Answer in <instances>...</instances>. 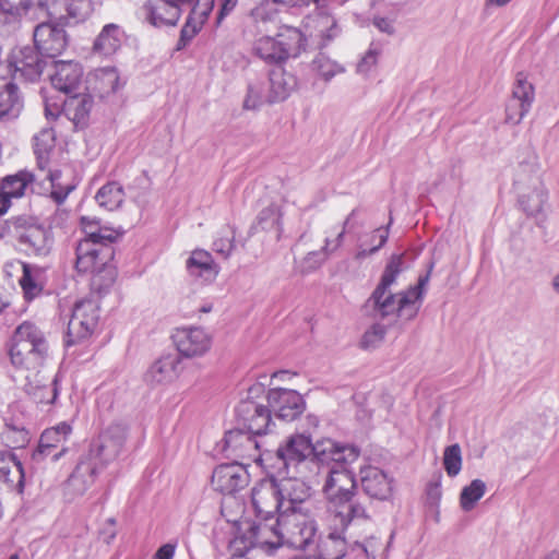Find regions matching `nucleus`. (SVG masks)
<instances>
[{
  "label": "nucleus",
  "instance_id": "obj_27",
  "mask_svg": "<svg viewBox=\"0 0 559 559\" xmlns=\"http://www.w3.org/2000/svg\"><path fill=\"white\" fill-rule=\"evenodd\" d=\"M329 535L320 545V555L317 559H342L347 551V536L349 528L357 524H346L338 526L332 515H328Z\"/></svg>",
  "mask_w": 559,
  "mask_h": 559
},
{
  "label": "nucleus",
  "instance_id": "obj_17",
  "mask_svg": "<svg viewBox=\"0 0 559 559\" xmlns=\"http://www.w3.org/2000/svg\"><path fill=\"white\" fill-rule=\"evenodd\" d=\"M71 432L72 427L66 421L46 429L40 436L39 444L33 453V459L39 461L50 456L51 461H58L68 450L66 441Z\"/></svg>",
  "mask_w": 559,
  "mask_h": 559
},
{
  "label": "nucleus",
  "instance_id": "obj_37",
  "mask_svg": "<svg viewBox=\"0 0 559 559\" xmlns=\"http://www.w3.org/2000/svg\"><path fill=\"white\" fill-rule=\"evenodd\" d=\"M51 86L67 95L87 91L86 82L82 72H53L49 76Z\"/></svg>",
  "mask_w": 559,
  "mask_h": 559
},
{
  "label": "nucleus",
  "instance_id": "obj_4",
  "mask_svg": "<svg viewBox=\"0 0 559 559\" xmlns=\"http://www.w3.org/2000/svg\"><path fill=\"white\" fill-rule=\"evenodd\" d=\"M118 237L119 234L114 229L88 231V238L82 239L76 246L75 267L80 273L93 274L94 286H98L97 278L103 272L109 275L108 284L114 282L112 270L108 265L114 253L109 245Z\"/></svg>",
  "mask_w": 559,
  "mask_h": 559
},
{
  "label": "nucleus",
  "instance_id": "obj_62",
  "mask_svg": "<svg viewBox=\"0 0 559 559\" xmlns=\"http://www.w3.org/2000/svg\"><path fill=\"white\" fill-rule=\"evenodd\" d=\"M221 9L218 13V22H221L227 14H229L238 3V0H219Z\"/></svg>",
  "mask_w": 559,
  "mask_h": 559
},
{
  "label": "nucleus",
  "instance_id": "obj_35",
  "mask_svg": "<svg viewBox=\"0 0 559 559\" xmlns=\"http://www.w3.org/2000/svg\"><path fill=\"white\" fill-rule=\"evenodd\" d=\"M389 226L379 227L369 234H365L359 238L354 260L360 262L366 258L378 252L388 241Z\"/></svg>",
  "mask_w": 559,
  "mask_h": 559
},
{
  "label": "nucleus",
  "instance_id": "obj_28",
  "mask_svg": "<svg viewBox=\"0 0 559 559\" xmlns=\"http://www.w3.org/2000/svg\"><path fill=\"white\" fill-rule=\"evenodd\" d=\"M360 485L362 490L372 499L385 500L392 492V481L379 467L365 466L360 468Z\"/></svg>",
  "mask_w": 559,
  "mask_h": 559
},
{
  "label": "nucleus",
  "instance_id": "obj_54",
  "mask_svg": "<svg viewBox=\"0 0 559 559\" xmlns=\"http://www.w3.org/2000/svg\"><path fill=\"white\" fill-rule=\"evenodd\" d=\"M325 260L324 253L319 250L311 251L299 262L297 267L301 274H309L318 270Z\"/></svg>",
  "mask_w": 559,
  "mask_h": 559
},
{
  "label": "nucleus",
  "instance_id": "obj_25",
  "mask_svg": "<svg viewBox=\"0 0 559 559\" xmlns=\"http://www.w3.org/2000/svg\"><path fill=\"white\" fill-rule=\"evenodd\" d=\"M253 435L243 429H234L225 433L223 451L228 456L254 460L258 456L259 443Z\"/></svg>",
  "mask_w": 559,
  "mask_h": 559
},
{
  "label": "nucleus",
  "instance_id": "obj_2",
  "mask_svg": "<svg viewBox=\"0 0 559 559\" xmlns=\"http://www.w3.org/2000/svg\"><path fill=\"white\" fill-rule=\"evenodd\" d=\"M357 483L352 467L324 472L322 491L328 500V515L340 526L369 523L366 508L356 499Z\"/></svg>",
  "mask_w": 559,
  "mask_h": 559
},
{
  "label": "nucleus",
  "instance_id": "obj_47",
  "mask_svg": "<svg viewBox=\"0 0 559 559\" xmlns=\"http://www.w3.org/2000/svg\"><path fill=\"white\" fill-rule=\"evenodd\" d=\"M1 439L7 447L21 449L29 442V433L23 426L7 423Z\"/></svg>",
  "mask_w": 559,
  "mask_h": 559
},
{
  "label": "nucleus",
  "instance_id": "obj_36",
  "mask_svg": "<svg viewBox=\"0 0 559 559\" xmlns=\"http://www.w3.org/2000/svg\"><path fill=\"white\" fill-rule=\"evenodd\" d=\"M123 37L124 33L119 25L107 24L94 43V51L102 56H110L119 49Z\"/></svg>",
  "mask_w": 559,
  "mask_h": 559
},
{
  "label": "nucleus",
  "instance_id": "obj_55",
  "mask_svg": "<svg viewBox=\"0 0 559 559\" xmlns=\"http://www.w3.org/2000/svg\"><path fill=\"white\" fill-rule=\"evenodd\" d=\"M58 394H59V389H58L57 377H55L49 384L39 386L34 393L37 402L41 403V404L55 403Z\"/></svg>",
  "mask_w": 559,
  "mask_h": 559
},
{
  "label": "nucleus",
  "instance_id": "obj_48",
  "mask_svg": "<svg viewBox=\"0 0 559 559\" xmlns=\"http://www.w3.org/2000/svg\"><path fill=\"white\" fill-rule=\"evenodd\" d=\"M22 272L19 283L25 297L32 299L41 292V286L37 283L38 269L28 263H22Z\"/></svg>",
  "mask_w": 559,
  "mask_h": 559
},
{
  "label": "nucleus",
  "instance_id": "obj_53",
  "mask_svg": "<svg viewBox=\"0 0 559 559\" xmlns=\"http://www.w3.org/2000/svg\"><path fill=\"white\" fill-rule=\"evenodd\" d=\"M386 328L383 324L376 323L367 330L362 336L361 345L364 348H373L378 346L385 337Z\"/></svg>",
  "mask_w": 559,
  "mask_h": 559
},
{
  "label": "nucleus",
  "instance_id": "obj_58",
  "mask_svg": "<svg viewBox=\"0 0 559 559\" xmlns=\"http://www.w3.org/2000/svg\"><path fill=\"white\" fill-rule=\"evenodd\" d=\"M312 70H340L325 53L319 52L312 61Z\"/></svg>",
  "mask_w": 559,
  "mask_h": 559
},
{
  "label": "nucleus",
  "instance_id": "obj_9",
  "mask_svg": "<svg viewBox=\"0 0 559 559\" xmlns=\"http://www.w3.org/2000/svg\"><path fill=\"white\" fill-rule=\"evenodd\" d=\"M360 456V449L350 443H343L331 438L314 442V463L324 472L352 467Z\"/></svg>",
  "mask_w": 559,
  "mask_h": 559
},
{
  "label": "nucleus",
  "instance_id": "obj_29",
  "mask_svg": "<svg viewBox=\"0 0 559 559\" xmlns=\"http://www.w3.org/2000/svg\"><path fill=\"white\" fill-rule=\"evenodd\" d=\"M19 242L25 247L28 254L46 257L52 246V238L48 229L41 225H28L19 235Z\"/></svg>",
  "mask_w": 559,
  "mask_h": 559
},
{
  "label": "nucleus",
  "instance_id": "obj_64",
  "mask_svg": "<svg viewBox=\"0 0 559 559\" xmlns=\"http://www.w3.org/2000/svg\"><path fill=\"white\" fill-rule=\"evenodd\" d=\"M102 74H103L102 81L112 84L111 91L116 92L118 90V83H119V79L116 75L117 72L109 71V72H102Z\"/></svg>",
  "mask_w": 559,
  "mask_h": 559
},
{
  "label": "nucleus",
  "instance_id": "obj_63",
  "mask_svg": "<svg viewBox=\"0 0 559 559\" xmlns=\"http://www.w3.org/2000/svg\"><path fill=\"white\" fill-rule=\"evenodd\" d=\"M81 225L85 233V238H88V231H98L99 229H107L106 227H97V222H94L85 216L81 218Z\"/></svg>",
  "mask_w": 559,
  "mask_h": 559
},
{
  "label": "nucleus",
  "instance_id": "obj_45",
  "mask_svg": "<svg viewBox=\"0 0 559 559\" xmlns=\"http://www.w3.org/2000/svg\"><path fill=\"white\" fill-rule=\"evenodd\" d=\"M283 213L277 204H270L258 215V224L263 230H276L277 237L282 234Z\"/></svg>",
  "mask_w": 559,
  "mask_h": 559
},
{
  "label": "nucleus",
  "instance_id": "obj_30",
  "mask_svg": "<svg viewBox=\"0 0 559 559\" xmlns=\"http://www.w3.org/2000/svg\"><path fill=\"white\" fill-rule=\"evenodd\" d=\"M0 479L17 493H23L25 473L21 461L10 451H0Z\"/></svg>",
  "mask_w": 559,
  "mask_h": 559
},
{
  "label": "nucleus",
  "instance_id": "obj_50",
  "mask_svg": "<svg viewBox=\"0 0 559 559\" xmlns=\"http://www.w3.org/2000/svg\"><path fill=\"white\" fill-rule=\"evenodd\" d=\"M443 467L450 477L459 475L462 468V450L460 444H451L444 449Z\"/></svg>",
  "mask_w": 559,
  "mask_h": 559
},
{
  "label": "nucleus",
  "instance_id": "obj_40",
  "mask_svg": "<svg viewBox=\"0 0 559 559\" xmlns=\"http://www.w3.org/2000/svg\"><path fill=\"white\" fill-rule=\"evenodd\" d=\"M32 5V0H0V19L4 27L5 35L15 29L19 21L17 16L21 10H27Z\"/></svg>",
  "mask_w": 559,
  "mask_h": 559
},
{
  "label": "nucleus",
  "instance_id": "obj_6",
  "mask_svg": "<svg viewBox=\"0 0 559 559\" xmlns=\"http://www.w3.org/2000/svg\"><path fill=\"white\" fill-rule=\"evenodd\" d=\"M278 535L272 542L265 538L263 543H270L273 547L287 545L295 549L307 550L317 544L318 525L308 511H295L281 513L277 516Z\"/></svg>",
  "mask_w": 559,
  "mask_h": 559
},
{
  "label": "nucleus",
  "instance_id": "obj_7",
  "mask_svg": "<svg viewBox=\"0 0 559 559\" xmlns=\"http://www.w3.org/2000/svg\"><path fill=\"white\" fill-rule=\"evenodd\" d=\"M302 33L292 26L283 25L276 35H262L254 43L255 55L267 64L282 66L289 59L299 57L305 49Z\"/></svg>",
  "mask_w": 559,
  "mask_h": 559
},
{
  "label": "nucleus",
  "instance_id": "obj_5",
  "mask_svg": "<svg viewBox=\"0 0 559 559\" xmlns=\"http://www.w3.org/2000/svg\"><path fill=\"white\" fill-rule=\"evenodd\" d=\"M9 354L16 368L36 370L48 359L50 346L39 326L24 321L14 331Z\"/></svg>",
  "mask_w": 559,
  "mask_h": 559
},
{
  "label": "nucleus",
  "instance_id": "obj_26",
  "mask_svg": "<svg viewBox=\"0 0 559 559\" xmlns=\"http://www.w3.org/2000/svg\"><path fill=\"white\" fill-rule=\"evenodd\" d=\"M180 364L181 359L178 355H163L148 367L144 381L151 386L171 383L180 374Z\"/></svg>",
  "mask_w": 559,
  "mask_h": 559
},
{
  "label": "nucleus",
  "instance_id": "obj_51",
  "mask_svg": "<svg viewBox=\"0 0 559 559\" xmlns=\"http://www.w3.org/2000/svg\"><path fill=\"white\" fill-rule=\"evenodd\" d=\"M317 23L318 32L323 39L331 40L340 33L335 19L329 14H320Z\"/></svg>",
  "mask_w": 559,
  "mask_h": 559
},
{
  "label": "nucleus",
  "instance_id": "obj_3",
  "mask_svg": "<svg viewBox=\"0 0 559 559\" xmlns=\"http://www.w3.org/2000/svg\"><path fill=\"white\" fill-rule=\"evenodd\" d=\"M543 169L537 152L527 150L518 163L513 186L519 193V204L530 216L542 213L548 199V190L543 179Z\"/></svg>",
  "mask_w": 559,
  "mask_h": 559
},
{
  "label": "nucleus",
  "instance_id": "obj_8",
  "mask_svg": "<svg viewBox=\"0 0 559 559\" xmlns=\"http://www.w3.org/2000/svg\"><path fill=\"white\" fill-rule=\"evenodd\" d=\"M56 146V134L52 128H44L34 136V153L36 156L37 167L41 171H46V178L51 182V199L61 204L73 190V186L61 187L57 181L60 179L59 170H50V155Z\"/></svg>",
  "mask_w": 559,
  "mask_h": 559
},
{
  "label": "nucleus",
  "instance_id": "obj_19",
  "mask_svg": "<svg viewBox=\"0 0 559 559\" xmlns=\"http://www.w3.org/2000/svg\"><path fill=\"white\" fill-rule=\"evenodd\" d=\"M173 338L178 352L187 358L203 356L212 346V336L202 328L177 329Z\"/></svg>",
  "mask_w": 559,
  "mask_h": 559
},
{
  "label": "nucleus",
  "instance_id": "obj_32",
  "mask_svg": "<svg viewBox=\"0 0 559 559\" xmlns=\"http://www.w3.org/2000/svg\"><path fill=\"white\" fill-rule=\"evenodd\" d=\"M263 82L269 94V104L286 99L297 86L294 72H266Z\"/></svg>",
  "mask_w": 559,
  "mask_h": 559
},
{
  "label": "nucleus",
  "instance_id": "obj_23",
  "mask_svg": "<svg viewBox=\"0 0 559 559\" xmlns=\"http://www.w3.org/2000/svg\"><path fill=\"white\" fill-rule=\"evenodd\" d=\"M64 63L61 60L47 59L35 47H16L7 56L8 70H44Z\"/></svg>",
  "mask_w": 559,
  "mask_h": 559
},
{
  "label": "nucleus",
  "instance_id": "obj_39",
  "mask_svg": "<svg viewBox=\"0 0 559 559\" xmlns=\"http://www.w3.org/2000/svg\"><path fill=\"white\" fill-rule=\"evenodd\" d=\"M181 9L173 1L159 0V2L151 9L150 19L153 25L175 26L181 15Z\"/></svg>",
  "mask_w": 559,
  "mask_h": 559
},
{
  "label": "nucleus",
  "instance_id": "obj_43",
  "mask_svg": "<svg viewBox=\"0 0 559 559\" xmlns=\"http://www.w3.org/2000/svg\"><path fill=\"white\" fill-rule=\"evenodd\" d=\"M280 526H277V521L275 524L267 523H258L251 526L252 540L251 548L260 547L267 551H274L280 547H273L270 543H263L262 539L265 538L267 542H272L275 538V534L278 535Z\"/></svg>",
  "mask_w": 559,
  "mask_h": 559
},
{
  "label": "nucleus",
  "instance_id": "obj_20",
  "mask_svg": "<svg viewBox=\"0 0 559 559\" xmlns=\"http://www.w3.org/2000/svg\"><path fill=\"white\" fill-rule=\"evenodd\" d=\"M289 476L283 479L278 487L281 488V499L283 503L282 513H290L295 511H308L306 507L311 496L310 487L299 477L298 474L290 472Z\"/></svg>",
  "mask_w": 559,
  "mask_h": 559
},
{
  "label": "nucleus",
  "instance_id": "obj_49",
  "mask_svg": "<svg viewBox=\"0 0 559 559\" xmlns=\"http://www.w3.org/2000/svg\"><path fill=\"white\" fill-rule=\"evenodd\" d=\"M235 236L234 227L224 226L213 242V250L224 259H228L235 249Z\"/></svg>",
  "mask_w": 559,
  "mask_h": 559
},
{
  "label": "nucleus",
  "instance_id": "obj_44",
  "mask_svg": "<svg viewBox=\"0 0 559 559\" xmlns=\"http://www.w3.org/2000/svg\"><path fill=\"white\" fill-rule=\"evenodd\" d=\"M266 103H269V94L265 87V82L249 83L247 94L242 102V109L247 111H255Z\"/></svg>",
  "mask_w": 559,
  "mask_h": 559
},
{
  "label": "nucleus",
  "instance_id": "obj_59",
  "mask_svg": "<svg viewBox=\"0 0 559 559\" xmlns=\"http://www.w3.org/2000/svg\"><path fill=\"white\" fill-rule=\"evenodd\" d=\"M378 55L379 52L377 49L370 48L361 59L359 70H367L377 66Z\"/></svg>",
  "mask_w": 559,
  "mask_h": 559
},
{
  "label": "nucleus",
  "instance_id": "obj_61",
  "mask_svg": "<svg viewBox=\"0 0 559 559\" xmlns=\"http://www.w3.org/2000/svg\"><path fill=\"white\" fill-rule=\"evenodd\" d=\"M176 550V545L167 543L160 546L152 559H173Z\"/></svg>",
  "mask_w": 559,
  "mask_h": 559
},
{
  "label": "nucleus",
  "instance_id": "obj_34",
  "mask_svg": "<svg viewBox=\"0 0 559 559\" xmlns=\"http://www.w3.org/2000/svg\"><path fill=\"white\" fill-rule=\"evenodd\" d=\"M23 108L17 85L9 82L0 87V120L16 119Z\"/></svg>",
  "mask_w": 559,
  "mask_h": 559
},
{
  "label": "nucleus",
  "instance_id": "obj_10",
  "mask_svg": "<svg viewBox=\"0 0 559 559\" xmlns=\"http://www.w3.org/2000/svg\"><path fill=\"white\" fill-rule=\"evenodd\" d=\"M99 307L93 299L75 302L68 323L66 345L71 346L90 337L97 326Z\"/></svg>",
  "mask_w": 559,
  "mask_h": 559
},
{
  "label": "nucleus",
  "instance_id": "obj_33",
  "mask_svg": "<svg viewBox=\"0 0 559 559\" xmlns=\"http://www.w3.org/2000/svg\"><path fill=\"white\" fill-rule=\"evenodd\" d=\"M186 266L190 275L204 277L205 280H214L219 272V269L214 262L211 253L203 249L192 251L190 258L186 262Z\"/></svg>",
  "mask_w": 559,
  "mask_h": 559
},
{
  "label": "nucleus",
  "instance_id": "obj_46",
  "mask_svg": "<svg viewBox=\"0 0 559 559\" xmlns=\"http://www.w3.org/2000/svg\"><path fill=\"white\" fill-rule=\"evenodd\" d=\"M486 492V484L481 479H474L468 486H465L460 493V504L464 511L474 509L478 500Z\"/></svg>",
  "mask_w": 559,
  "mask_h": 559
},
{
  "label": "nucleus",
  "instance_id": "obj_13",
  "mask_svg": "<svg viewBox=\"0 0 559 559\" xmlns=\"http://www.w3.org/2000/svg\"><path fill=\"white\" fill-rule=\"evenodd\" d=\"M281 488L274 479H264L251 490V502L255 514L262 520H269L274 514H281L283 503Z\"/></svg>",
  "mask_w": 559,
  "mask_h": 559
},
{
  "label": "nucleus",
  "instance_id": "obj_38",
  "mask_svg": "<svg viewBox=\"0 0 559 559\" xmlns=\"http://www.w3.org/2000/svg\"><path fill=\"white\" fill-rule=\"evenodd\" d=\"M277 2L274 0H263L251 12V16L257 24L258 32L263 34L271 31L277 24Z\"/></svg>",
  "mask_w": 559,
  "mask_h": 559
},
{
  "label": "nucleus",
  "instance_id": "obj_31",
  "mask_svg": "<svg viewBox=\"0 0 559 559\" xmlns=\"http://www.w3.org/2000/svg\"><path fill=\"white\" fill-rule=\"evenodd\" d=\"M85 92L82 91L81 93L69 95L62 107V112L76 128H84L87 124L93 107V98Z\"/></svg>",
  "mask_w": 559,
  "mask_h": 559
},
{
  "label": "nucleus",
  "instance_id": "obj_18",
  "mask_svg": "<svg viewBox=\"0 0 559 559\" xmlns=\"http://www.w3.org/2000/svg\"><path fill=\"white\" fill-rule=\"evenodd\" d=\"M236 414L238 424L257 436L266 433L272 423L271 411L263 404L249 399L238 404Z\"/></svg>",
  "mask_w": 559,
  "mask_h": 559
},
{
  "label": "nucleus",
  "instance_id": "obj_24",
  "mask_svg": "<svg viewBox=\"0 0 559 559\" xmlns=\"http://www.w3.org/2000/svg\"><path fill=\"white\" fill-rule=\"evenodd\" d=\"M99 460L87 450L83 453L70 475L69 486L78 493L83 495L96 480L98 473L104 468Z\"/></svg>",
  "mask_w": 559,
  "mask_h": 559
},
{
  "label": "nucleus",
  "instance_id": "obj_42",
  "mask_svg": "<svg viewBox=\"0 0 559 559\" xmlns=\"http://www.w3.org/2000/svg\"><path fill=\"white\" fill-rule=\"evenodd\" d=\"M34 175L28 171H19L15 175L7 176L1 183V191L10 201L11 198H20L25 193L27 186L33 182Z\"/></svg>",
  "mask_w": 559,
  "mask_h": 559
},
{
  "label": "nucleus",
  "instance_id": "obj_41",
  "mask_svg": "<svg viewBox=\"0 0 559 559\" xmlns=\"http://www.w3.org/2000/svg\"><path fill=\"white\" fill-rule=\"evenodd\" d=\"M95 200L105 210L114 211L123 203L124 190L120 183L111 181L97 191Z\"/></svg>",
  "mask_w": 559,
  "mask_h": 559
},
{
  "label": "nucleus",
  "instance_id": "obj_15",
  "mask_svg": "<svg viewBox=\"0 0 559 559\" xmlns=\"http://www.w3.org/2000/svg\"><path fill=\"white\" fill-rule=\"evenodd\" d=\"M535 91L525 72H518L512 97L506 107V121L519 124L530 111L534 102Z\"/></svg>",
  "mask_w": 559,
  "mask_h": 559
},
{
  "label": "nucleus",
  "instance_id": "obj_52",
  "mask_svg": "<svg viewBox=\"0 0 559 559\" xmlns=\"http://www.w3.org/2000/svg\"><path fill=\"white\" fill-rule=\"evenodd\" d=\"M356 211H352V213L348 215V217L343 223L342 229L336 234V237L334 239H330L329 237L324 240V246L319 250L320 252L324 253V257L328 259V257L335 252L343 243L344 236L346 233V228L349 224L350 218L355 215Z\"/></svg>",
  "mask_w": 559,
  "mask_h": 559
},
{
  "label": "nucleus",
  "instance_id": "obj_14",
  "mask_svg": "<svg viewBox=\"0 0 559 559\" xmlns=\"http://www.w3.org/2000/svg\"><path fill=\"white\" fill-rule=\"evenodd\" d=\"M37 7L67 24L84 21L92 12L91 0H37Z\"/></svg>",
  "mask_w": 559,
  "mask_h": 559
},
{
  "label": "nucleus",
  "instance_id": "obj_22",
  "mask_svg": "<svg viewBox=\"0 0 559 559\" xmlns=\"http://www.w3.org/2000/svg\"><path fill=\"white\" fill-rule=\"evenodd\" d=\"M249 481V474L242 464L231 463L217 466L212 474V486L224 495H233L245 488Z\"/></svg>",
  "mask_w": 559,
  "mask_h": 559
},
{
  "label": "nucleus",
  "instance_id": "obj_11",
  "mask_svg": "<svg viewBox=\"0 0 559 559\" xmlns=\"http://www.w3.org/2000/svg\"><path fill=\"white\" fill-rule=\"evenodd\" d=\"M310 455H312L314 462V443L310 436L305 433L289 436L276 450V457L286 468L287 474H290V472L300 474L299 466L306 463Z\"/></svg>",
  "mask_w": 559,
  "mask_h": 559
},
{
  "label": "nucleus",
  "instance_id": "obj_57",
  "mask_svg": "<svg viewBox=\"0 0 559 559\" xmlns=\"http://www.w3.org/2000/svg\"><path fill=\"white\" fill-rule=\"evenodd\" d=\"M204 20L205 19L202 20V17L194 15L190 16L181 29V39L183 40L192 38Z\"/></svg>",
  "mask_w": 559,
  "mask_h": 559
},
{
  "label": "nucleus",
  "instance_id": "obj_56",
  "mask_svg": "<svg viewBox=\"0 0 559 559\" xmlns=\"http://www.w3.org/2000/svg\"><path fill=\"white\" fill-rule=\"evenodd\" d=\"M395 21L396 16H381L374 15L372 19V24L383 34L393 35L395 33Z\"/></svg>",
  "mask_w": 559,
  "mask_h": 559
},
{
  "label": "nucleus",
  "instance_id": "obj_21",
  "mask_svg": "<svg viewBox=\"0 0 559 559\" xmlns=\"http://www.w3.org/2000/svg\"><path fill=\"white\" fill-rule=\"evenodd\" d=\"M267 403L276 416L292 421L305 411V401L295 390L271 389L267 392Z\"/></svg>",
  "mask_w": 559,
  "mask_h": 559
},
{
  "label": "nucleus",
  "instance_id": "obj_60",
  "mask_svg": "<svg viewBox=\"0 0 559 559\" xmlns=\"http://www.w3.org/2000/svg\"><path fill=\"white\" fill-rule=\"evenodd\" d=\"M355 544L364 550L366 557L369 559H376V552L378 550L376 538L371 537L364 543L355 542Z\"/></svg>",
  "mask_w": 559,
  "mask_h": 559
},
{
  "label": "nucleus",
  "instance_id": "obj_16",
  "mask_svg": "<svg viewBox=\"0 0 559 559\" xmlns=\"http://www.w3.org/2000/svg\"><path fill=\"white\" fill-rule=\"evenodd\" d=\"M36 48L47 59L57 60V57L67 47V35L63 27L51 22L38 24L33 33Z\"/></svg>",
  "mask_w": 559,
  "mask_h": 559
},
{
  "label": "nucleus",
  "instance_id": "obj_12",
  "mask_svg": "<svg viewBox=\"0 0 559 559\" xmlns=\"http://www.w3.org/2000/svg\"><path fill=\"white\" fill-rule=\"evenodd\" d=\"M127 440V427L115 423L109 425L94 441L88 451L92 452L106 466L121 453Z\"/></svg>",
  "mask_w": 559,
  "mask_h": 559
},
{
  "label": "nucleus",
  "instance_id": "obj_1",
  "mask_svg": "<svg viewBox=\"0 0 559 559\" xmlns=\"http://www.w3.org/2000/svg\"><path fill=\"white\" fill-rule=\"evenodd\" d=\"M402 266L403 254H393L381 275L380 282L367 299L364 307L374 319L399 317L409 321L417 316L430 275L427 273L419 276L417 285L411 286L399 294H393L390 287L402 272Z\"/></svg>",
  "mask_w": 559,
  "mask_h": 559
}]
</instances>
